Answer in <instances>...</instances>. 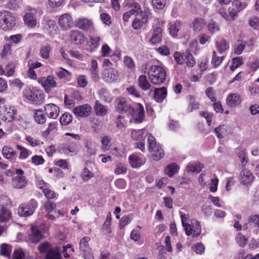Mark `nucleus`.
I'll use <instances>...</instances> for the list:
<instances>
[{"label": "nucleus", "instance_id": "1", "mask_svg": "<svg viewBox=\"0 0 259 259\" xmlns=\"http://www.w3.org/2000/svg\"><path fill=\"white\" fill-rule=\"evenodd\" d=\"M23 96L29 103L40 105L44 102V95L33 87H27L23 91Z\"/></svg>", "mask_w": 259, "mask_h": 259}, {"label": "nucleus", "instance_id": "2", "mask_svg": "<svg viewBox=\"0 0 259 259\" xmlns=\"http://www.w3.org/2000/svg\"><path fill=\"white\" fill-rule=\"evenodd\" d=\"M148 76L150 81L154 84H160L164 81L166 73L162 67L153 65L148 70Z\"/></svg>", "mask_w": 259, "mask_h": 259}, {"label": "nucleus", "instance_id": "3", "mask_svg": "<svg viewBox=\"0 0 259 259\" xmlns=\"http://www.w3.org/2000/svg\"><path fill=\"white\" fill-rule=\"evenodd\" d=\"M16 25V17L11 12L0 11V28L4 31L12 30Z\"/></svg>", "mask_w": 259, "mask_h": 259}, {"label": "nucleus", "instance_id": "4", "mask_svg": "<svg viewBox=\"0 0 259 259\" xmlns=\"http://www.w3.org/2000/svg\"><path fill=\"white\" fill-rule=\"evenodd\" d=\"M37 201L32 199L29 201L21 203L18 208V214L20 217H27L32 215L37 207Z\"/></svg>", "mask_w": 259, "mask_h": 259}, {"label": "nucleus", "instance_id": "5", "mask_svg": "<svg viewBox=\"0 0 259 259\" xmlns=\"http://www.w3.org/2000/svg\"><path fill=\"white\" fill-rule=\"evenodd\" d=\"M27 10L23 16L24 23L29 28H34L37 24L36 16L38 13L41 14V11L30 7H28Z\"/></svg>", "mask_w": 259, "mask_h": 259}, {"label": "nucleus", "instance_id": "6", "mask_svg": "<svg viewBox=\"0 0 259 259\" xmlns=\"http://www.w3.org/2000/svg\"><path fill=\"white\" fill-rule=\"evenodd\" d=\"M150 136H152V135L149 133L148 131L145 129L133 130L131 132L132 138L134 140L139 141V143H137V147L143 152L145 151V138L147 137L148 139Z\"/></svg>", "mask_w": 259, "mask_h": 259}, {"label": "nucleus", "instance_id": "7", "mask_svg": "<svg viewBox=\"0 0 259 259\" xmlns=\"http://www.w3.org/2000/svg\"><path fill=\"white\" fill-rule=\"evenodd\" d=\"M148 150L152 153V157L154 160H159L164 155L163 150L156 144V140L152 136L148 139Z\"/></svg>", "mask_w": 259, "mask_h": 259}, {"label": "nucleus", "instance_id": "8", "mask_svg": "<svg viewBox=\"0 0 259 259\" xmlns=\"http://www.w3.org/2000/svg\"><path fill=\"white\" fill-rule=\"evenodd\" d=\"M116 110L120 113L131 114L134 111V107L125 98L119 97L115 101Z\"/></svg>", "mask_w": 259, "mask_h": 259}, {"label": "nucleus", "instance_id": "9", "mask_svg": "<svg viewBox=\"0 0 259 259\" xmlns=\"http://www.w3.org/2000/svg\"><path fill=\"white\" fill-rule=\"evenodd\" d=\"M185 231L187 236L195 237L199 236L201 232V227L199 222L196 220H192L191 224L186 226Z\"/></svg>", "mask_w": 259, "mask_h": 259}, {"label": "nucleus", "instance_id": "10", "mask_svg": "<svg viewBox=\"0 0 259 259\" xmlns=\"http://www.w3.org/2000/svg\"><path fill=\"white\" fill-rule=\"evenodd\" d=\"M38 81L48 93L50 91L52 88H55L57 86L56 79L53 76L49 75L47 77L39 78Z\"/></svg>", "mask_w": 259, "mask_h": 259}, {"label": "nucleus", "instance_id": "11", "mask_svg": "<svg viewBox=\"0 0 259 259\" xmlns=\"http://www.w3.org/2000/svg\"><path fill=\"white\" fill-rule=\"evenodd\" d=\"M75 26L83 31H88L94 29L92 21L85 17L78 18L75 22Z\"/></svg>", "mask_w": 259, "mask_h": 259}, {"label": "nucleus", "instance_id": "12", "mask_svg": "<svg viewBox=\"0 0 259 259\" xmlns=\"http://www.w3.org/2000/svg\"><path fill=\"white\" fill-rule=\"evenodd\" d=\"M60 27L63 30H68L73 26V19L71 15L66 13L62 15L58 20Z\"/></svg>", "mask_w": 259, "mask_h": 259}, {"label": "nucleus", "instance_id": "13", "mask_svg": "<svg viewBox=\"0 0 259 259\" xmlns=\"http://www.w3.org/2000/svg\"><path fill=\"white\" fill-rule=\"evenodd\" d=\"M69 38L70 41L74 44L80 45L83 43L85 37L82 32L78 30H72L69 32Z\"/></svg>", "mask_w": 259, "mask_h": 259}, {"label": "nucleus", "instance_id": "14", "mask_svg": "<svg viewBox=\"0 0 259 259\" xmlns=\"http://www.w3.org/2000/svg\"><path fill=\"white\" fill-rule=\"evenodd\" d=\"M144 107L140 103H138L136 110L134 109V111L131 114H132L134 121L139 123H141L144 119Z\"/></svg>", "mask_w": 259, "mask_h": 259}, {"label": "nucleus", "instance_id": "15", "mask_svg": "<svg viewBox=\"0 0 259 259\" xmlns=\"http://www.w3.org/2000/svg\"><path fill=\"white\" fill-rule=\"evenodd\" d=\"M44 110L46 115L53 119H56L60 112L59 107L53 103L46 105Z\"/></svg>", "mask_w": 259, "mask_h": 259}, {"label": "nucleus", "instance_id": "16", "mask_svg": "<svg viewBox=\"0 0 259 259\" xmlns=\"http://www.w3.org/2000/svg\"><path fill=\"white\" fill-rule=\"evenodd\" d=\"M254 178V177L253 174L247 169H242L240 173V181L241 183L244 185H250L252 183Z\"/></svg>", "mask_w": 259, "mask_h": 259}, {"label": "nucleus", "instance_id": "17", "mask_svg": "<svg viewBox=\"0 0 259 259\" xmlns=\"http://www.w3.org/2000/svg\"><path fill=\"white\" fill-rule=\"evenodd\" d=\"M91 110V106L88 104H85L74 108L73 110V112L76 116L83 117L88 116Z\"/></svg>", "mask_w": 259, "mask_h": 259}, {"label": "nucleus", "instance_id": "18", "mask_svg": "<svg viewBox=\"0 0 259 259\" xmlns=\"http://www.w3.org/2000/svg\"><path fill=\"white\" fill-rule=\"evenodd\" d=\"M241 101V98L237 94H230L226 99V104L230 107H234L239 105Z\"/></svg>", "mask_w": 259, "mask_h": 259}, {"label": "nucleus", "instance_id": "19", "mask_svg": "<svg viewBox=\"0 0 259 259\" xmlns=\"http://www.w3.org/2000/svg\"><path fill=\"white\" fill-rule=\"evenodd\" d=\"M166 95L167 90L165 87L156 88L154 90L153 97L157 102H162L166 98Z\"/></svg>", "mask_w": 259, "mask_h": 259}, {"label": "nucleus", "instance_id": "20", "mask_svg": "<svg viewBox=\"0 0 259 259\" xmlns=\"http://www.w3.org/2000/svg\"><path fill=\"white\" fill-rule=\"evenodd\" d=\"M162 29L160 27H156L153 31L152 36L149 41L153 45L160 42L162 39Z\"/></svg>", "mask_w": 259, "mask_h": 259}, {"label": "nucleus", "instance_id": "21", "mask_svg": "<svg viewBox=\"0 0 259 259\" xmlns=\"http://www.w3.org/2000/svg\"><path fill=\"white\" fill-rule=\"evenodd\" d=\"M42 238L40 231L36 226L31 227V233L29 235V239L31 242H38Z\"/></svg>", "mask_w": 259, "mask_h": 259}, {"label": "nucleus", "instance_id": "22", "mask_svg": "<svg viewBox=\"0 0 259 259\" xmlns=\"http://www.w3.org/2000/svg\"><path fill=\"white\" fill-rule=\"evenodd\" d=\"M27 180L25 176H16L13 178V185L17 189H22L27 183Z\"/></svg>", "mask_w": 259, "mask_h": 259}, {"label": "nucleus", "instance_id": "23", "mask_svg": "<svg viewBox=\"0 0 259 259\" xmlns=\"http://www.w3.org/2000/svg\"><path fill=\"white\" fill-rule=\"evenodd\" d=\"M103 75L106 81L108 82L114 81L118 78L117 71L113 68L105 69Z\"/></svg>", "mask_w": 259, "mask_h": 259}, {"label": "nucleus", "instance_id": "24", "mask_svg": "<svg viewBox=\"0 0 259 259\" xmlns=\"http://www.w3.org/2000/svg\"><path fill=\"white\" fill-rule=\"evenodd\" d=\"M45 259H62L60 249L58 247L50 249L46 254Z\"/></svg>", "mask_w": 259, "mask_h": 259}, {"label": "nucleus", "instance_id": "25", "mask_svg": "<svg viewBox=\"0 0 259 259\" xmlns=\"http://www.w3.org/2000/svg\"><path fill=\"white\" fill-rule=\"evenodd\" d=\"M128 159L130 164L133 168L139 167L145 162V159H142L135 155H130Z\"/></svg>", "mask_w": 259, "mask_h": 259}, {"label": "nucleus", "instance_id": "26", "mask_svg": "<svg viewBox=\"0 0 259 259\" xmlns=\"http://www.w3.org/2000/svg\"><path fill=\"white\" fill-rule=\"evenodd\" d=\"M139 87L143 91H146L149 90L151 85L147 80L145 75H141L138 79Z\"/></svg>", "mask_w": 259, "mask_h": 259}, {"label": "nucleus", "instance_id": "27", "mask_svg": "<svg viewBox=\"0 0 259 259\" xmlns=\"http://www.w3.org/2000/svg\"><path fill=\"white\" fill-rule=\"evenodd\" d=\"M11 217V212L4 205L0 207V222H7L9 221Z\"/></svg>", "mask_w": 259, "mask_h": 259}, {"label": "nucleus", "instance_id": "28", "mask_svg": "<svg viewBox=\"0 0 259 259\" xmlns=\"http://www.w3.org/2000/svg\"><path fill=\"white\" fill-rule=\"evenodd\" d=\"M100 99L106 103H110L112 100V97L109 92L105 88H102L98 92Z\"/></svg>", "mask_w": 259, "mask_h": 259}, {"label": "nucleus", "instance_id": "29", "mask_svg": "<svg viewBox=\"0 0 259 259\" xmlns=\"http://www.w3.org/2000/svg\"><path fill=\"white\" fill-rule=\"evenodd\" d=\"M4 109L6 112L3 116L2 120L5 121L11 122L14 118V116L16 114V110L11 109V107L8 109L5 105H4Z\"/></svg>", "mask_w": 259, "mask_h": 259}, {"label": "nucleus", "instance_id": "30", "mask_svg": "<svg viewBox=\"0 0 259 259\" xmlns=\"http://www.w3.org/2000/svg\"><path fill=\"white\" fill-rule=\"evenodd\" d=\"M3 156L8 159H13L16 157L17 153L12 148L8 146H4L2 149Z\"/></svg>", "mask_w": 259, "mask_h": 259}, {"label": "nucleus", "instance_id": "31", "mask_svg": "<svg viewBox=\"0 0 259 259\" xmlns=\"http://www.w3.org/2000/svg\"><path fill=\"white\" fill-rule=\"evenodd\" d=\"M245 41L237 40L233 46V52L235 55H239L242 53L246 46Z\"/></svg>", "mask_w": 259, "mask_h": 259}, {"label": "nucleus", "instance_id": "32", "mask_svg": "<svg viewBox=\"0 0 259 259\" xmlns=\"http://www.w3.org/2000/svg\"><path fill=\"white\" fill-rule=\"evenodd\" d=\"M34 117L35 121L38 124H44L47 120L46 117L43 113V110L41 109L35 111Z\"/></svg>", "mask_w": 259, "mask_h": 259}, {"label": "nucleus", "instance_id": "33", "mask_svg": "<svg viewBox=\"0 0 259 259\" xmlns=\"http://www.w3.org/2000/svg\"><path fill=\"white\" fill-rule=\"evenodd\" d=\"M94 108L97 115L104 116L107 113V108L99 101H96Z\"/></svg>", "mask_w": 259, "mask_h": 259}, {"label": "nucleus", "instance_id": "34", "mask_svg": "<svg viewBox=\"0 0 259 259\" xmlns=\"http://www.w3.org/2000/svg\"><path fill=\"white\" fill-rule=\"evenodd\" d=\"M206 24L204 19L202 18H196L193 22V28L195 31H200Z\"/></svg>", "mask_w": 259, "mask_h": 259}, {"label": "nucleus", "instance_id": "35", "mask_svg": "<svg viewBox=\"0 0 259 259\" xmlns=\"http://www.w3.org/2000/svg\"><path fill=\"white\" fill-rule=\"evenodd\" d=\"M236 153L241 161L242 166H245L248 162L246 155V151L242 148H238L237 149Z\"/></svg>", "mask_w": 259, "mask_h": 259}, {"label": "nucleus", "instance_id": "36", "mask_svg": "<svg viewBox=\"0 0 259 259\" xmlns=\"http://www.w3.org/2000/svg\"><path fill=\"white\" fill-rule=\"evenodd\" d=\"M85 152L87 156H91L95 154L96 151L93 142L90 140L86 141L84 144Z\"/></svg>", "mask_w": 259, "mask_h": 259}, {"label": "nucleus", "instance_id": "37", "mask_svg": "<svg viewBox=\"0 0 259 259\" xmlns=\"http://www.w3.org/2000/svg\"><path fill=\"white\" fill-rule=\"evenodd\" d=\"M183 56L185 59V63L187 66L191 67L195 64L193 56L189 51H186L185 53H184Z\"/></svg>", "mask_w": 259, "mask_h": 259}, {"label": "nucleus", "instance_id": "38", "mask_svg": "<svg viewBox=\"0 0 259 259\" xmlns=\"http://www.w3.org/2000/svg\"><path fill=\"white\" fill-rule=\"evenodd\" d=\"M101 40L100 36H94L90 38V45L89 51L92 52L94 51L99 46V42Z\"/></svg>", "mask_w": 259, "mask_h": 259}, {"label": "nucleus", "instance_id": "39", "mask_svg": "<svg viewBox=\"0 0 259 259\" xmlns=\"http://www.w3.org/2000/svg\"><path fill=\"white\" fill-rule=\"evenodd\" d=\"M181 26L180 21H176L174 23L170 24L169 27L170 34L174 37L178 35V32L179 31Z\"/></svg>", "mask_w": 259, "mask_h": 259}, {"label": "nucleus", "instance_id": "40", "mask_svg": "<svg viewBox=\"0 0 259 259\" xmlns=\"http://www.w3.org/2000/svg\"><path fill=\"white\" fill-rule=\"evenodd\" d=\"M90 238L89 237H83L80 241L79 248L81 251L84 252H89L90 250V247L89 245V241Z\"/></svg>", "mask_w": 259, "mask_h": 259}, {"label": "nucleus", "instance_id": "41", "mask_svg": "<svg viewBox=\"0 0 259 259\" xmlns=\"http://www.w3.org/2000/svg\"><path fill=\"white\" fill-rule=\"evenodd\" d=\"M223 60V56H218L217 52L215 51H213L211 63L214 68H217L220 66L222 63Z\"/></svg>", "mask_w": 259, "mask_h": 259}, {"label": "nucleus", "instance_id": "42", "mask_svg": "<svg viewBox=\"0 0 259 259\" xmlns=\"http://www.w3.org/2000/svg\"><path fill=\"white\" fill-rule=\"evenodd\" d=\"M16 148L20 151V154L19 156V159L24 160L27 159L29 156L30 152L26 148L21 145H17Z\"/></svg>", "mask_w": 259, "mask_h": 259}, {"label": "nucleus", "instance_id": "43", "mask_svg": "<svg viewBox=\"0 0 259 259\" xmlns=\"http://www.w3.org/2000/svg\"><path fill=\"white\" fill-rule=\"evenodd\" d=\"M179 166L176 163H172L166 167L165 172L169 177H172L179 170Z\"/></svg>", "mask_w": 259, "mask_h": 259}, {"label": "nucleus", "instance_id": "44", "mask_svg": "<svg viewBox=\"0 0 259 259\" xmlns=\"http://www.w3.org/2000/svg\"><path fill=\"white\" fill-rule=\"evenodd\" d=\"M216 46L219 53L222 54L227 50L229 49V44L227 40L222 39L220 41L216 42Z\"/></svg>", "mask_w": 259, "mask_h": 259}, {"label": "nucleus", "instance_id": "45", "mask_svg": "<svg viewBox=\"0 0 259 259\" xmlns=\"http://www.w3.org/2000/svg\"><path fill=\"white\" fill-rule=\"evenodd\" d=\"M214 132L218 138L222 139L227 132V126L224 124L220 125L214 129Z\"/></svg>", "mask_w": 259, "mask_h": 259}, {"label": "nucleus", "instance_id": "46", "mask_svg": "<svg viewBox=\"0 0 259 259\" xmlns=\"http://www.w3.org/2000/svg\"><path fill=\"white\" fill-rule=\"evenodd\" d=\"M11 250L12 247L11 245L4 243L1 246L0 254L2 255L10 257Z\"/></svg>", "mask_w": 259, "mask_h": 259}, {"label": "nucleus", "instance_id": "47", "mask_svg": "<svg viewBox=\"0 0 259 259\" xmlns=\"http://www.w3.org/2000/svg\"><path fill=\"white\" fill-rule=\"evenodd\" d=\"M203 166L200 163H189L187 165V169L188 171L192 172H199Z\"/></svg>", "mask_w": 259, "mask_h": 259}, {"label": "nucleus", "instance_id": "48", "mask_svg": "<svg viewBox=\"0 0 259 259\" xmlns=\"http://www.w3.org/2000/svg\"><path fill=\"white\" fill-rule=\"evenodd\" d=\"M77 145L76 144L74 143L73 144V146H71L70 148L67 147L66 146H61L59 148V151L62 153H64L66 155H68L70 153H76Z\"/></svg>", "mask_w": 259, "mask_h": 259}, {"label": "nucleus", "instance_id": "49", "mask_svg": "<svg viewBox=\"0 0 259 259\" xmlns=\"http://www.w3.org/2000/svg\"><path fill=\"white\" fill-rule=\"evenodd\" d=\"M51 51V48L50 46H43L40 49L39 55L41 58L47 59L50 57Z\"/></svg>", "mask_w": 259, "mask_h": 259}, {"label": "nucleus", "instance_id": "50", "mask_svg": "<svg viewBox=\"0 0 259 259\" xmlns=\"http://www.w3.org/2000/svg\"><path fill=\"white\" fill-rule=\"evenodd\" d=\"M115 123L116 127L121 130L126 126L127 122L125 119L124 116L118 115L115 120Z\"/></svg>", "mask_w": 259, "mask_h": 259}, {"label": "nucleus", "instance_id": "51", "mask_svg": "<svg viewBox=\"0 0 259 259\" xmlns=\"http://www.w3.org/2000/svg\"><path fill=\"white\" fill-rule=\"evenodd\" d=\"M72 120V116L71 114L66 112L64 113L60 119V122L63 125L69 124Z\"/></svg>", "mask_w": 259, "mask_h": 259}, {"label": "nucleus", "instance_id": "52", "mask_svg": "<svg viewBox=\"0 0 259 259\" xmlns=\"http://www.w3.org/2000/svg\"><path fill=\"white\" fill-rule=\"evenodd\" d=\"M232 65L230 68L232 71H234L236 68L240 66L243 63L242 57H238L232 59Z\"/></svg>", "mask_w": 259, "mask_h": 259}, {"label": "nucleus", "instance_id": "53", "mask_svg": "<svg viewBox=\"0 0 259 259\" xmlns=\"http://www.w3.org/2000/svg\"><path fill=\"white\" fill-rule=\"evenodd\" d=\"M199 103L195 101L194 97L193 96H189V103L188 110L190 112H192L194 110L199 109Z\"/></svg>", "mask_w": 259, "mask_h": 259}, {"label": "nucleus", "instance_id": "54", "mask_svg": "<svg viewBox=\"0 0 259 259\" xmlns=\"http://www.w3.org/2000/svg\"><path fill=\"white\" fill-rule=\"evenodd\" d=\"M248 223L249 225L259 228V214H251L248 218Z\"/></svg>", "mask_w": 259, "mask_h": 259}, {"label": "nucleus", "instance_id": "55", "mask_svg": "<svg viewBox=\"0 0 259 259\" xmlns=\"http://www.w3.org/2000/svg\"><path fill=\"white\" fill-rule=\"evenodd\" d=\"M228 17L229 20L228 21H232L235 20L238 17L239 12L237 11L235 8L233 7H229L228 9Z\"/></svg>", "mask_w": 259, "mask_h": 259}, {"label": "nucleus", "instance_id": "56", "mask_svg": "<svg viewBox=\"0 0 259 259\" xmlns=\"http://www.w3.org/2000/svg\"><path fill=\"white\" fill-rule=\"evenodd\" d=\"M53 248L51 247V244L48 242L42 243L38 246V249L41 253H46L47 254L50 249Z\"/></svg>", "mask_w": 259, "mask_h": 259}, {"label": "nucleus", "instance_id": "57", "mask_svg": "<svg viewBox=\"0 0 259 259\" xmlns=\"http://www.w3.org/2000/svg\"><path fill=\"white\" fill-rule=\"evenodd\" d=\"M208 29L210 33L214 34L220 30L219 25L215 21H211L207 25Z\"/></svg>", "mask_w": 259, "mask_h": 259}, {"label": "nucleus", "instance_id": "58", "mask_svg": "<svg viewBox=\"0 0 259 259\" xmlns=\"http://www.w3.org/2000/svg\"><path fill=\"white\" fill-rule=\"evenodd\" d=\"M94 174L91 172L87 167L83 169L81 174V177L83 181L87 182L93 177Z\"/></svg>", "mask_w": 259, "mask_h": 259}, {"label": "nucleus", "instance_id": "59", "mask_svg": "<svg viewBox=\"0 0 259 259\" xmlns=\"http://www.w3.org/2000/svg\"><path fill=\"white\" fill-rule=\"evenodd\" d=\"M123 63L124 65L128 69H133L135 68V64L133 59L129 57L126 56L124 58Z\"/></svg>", "mask_w": 259, "mask_h": 259}, {"label": "nucleus", "instance_id": "60", "mask_svg": "<svg viewBox=\"0 0 259 259\" xmlns=\"http://www.w3.org/2000/svg\"><path fill=\"white\" fill-rule=\"evenodd\" d=\"M232 5L239 13L246 8L247 4L246 3H242L239 0H234L232 3Z\"/></svg>", "mask_w": 259, "mask_h": 259}, {"label": "nucleus", "instance_id": "61", "mask_svg": "<svg viewBox=\"0 0 259 259\" xmlns=\"http://www.w3.org/2000/svg\"><path fill=\"white\" fill-rule=\"evenodd\" d=\"M166 2V0H152V4L154 8L161 10L165 7Z\"/></svg>", "mask_w": 259, "mask_h": 259}, {"label": "nucleus", "instance_id": "62", "mask_svg": "<svg viewBox=\"0 0 259 259\" xmlns=\"http://www.w3.org/2000/svg\"><path fill=\"white\" fill-rule=\"evenodd\" d=\"M201 211L205 217H208L212 213V209L211 205L203 204L201 206Z\"/></svg>", "mask_w": 259, "mask_h": 259}, {"label": "nucleus", "instance_id": "63", "mask_svg": "<svg viewBox=\"0 0 259 259\" xmlns=\"http://www.w3.org/2000/svg\"><path fill=\"white\" fill-rule=\"evenodd\" d=\"M249 25L254 29L259 28V18L256 16L251 17L249 20Z\"/></svg>", "mask_w": 259, "mask_h": 259}, {"label": "nucleus", "instance_id": "64", "mask_svg": "<svg viewBox=\"0 0 259 259\" xmlns=\"http://www.w3.org/2000/svg\"><path fill=\"white\" fill-rule=\"evenodd\" d=\"M26 256L22 249H18L14 251L13 254V259H25Z\"/></svg>", "mask_w": 259, "mask_h": 259}]
</instances>
